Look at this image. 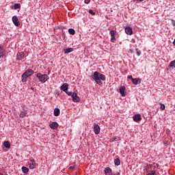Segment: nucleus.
<instances>
[{
    "mask_svg": "<svg viewBox=\"0 0 175 175\" xmlns=\"http://www.w3.org/2000/svg\"><path fill=\"white\" fill-rule=\"evenodd\" d=\"M49 126L51 129H57L58 128V123L57 122H53L50 124Z\"/></svg>",
    "mask_w": 175,
    "mask_h": 175,
    "instance_id": "4468645a",
    "label": "nucleus"
},
{
    "mask_svg": "<svg viewBox=\"0 0 175 175\" xmlns=\"http://www.w3.org/2000/svg\"><path fill=\"white\" fill-rule=\"evenodd\" d=\"M109 33L111 35V37H113V36H116V34L117 33V31H115V30H111L109 31Z\"/></svg>",
    "mask_w": 175,
    "mask_h": 175,
    "instance_id": "5701e85b",
    "label": "nucleus"
},
{
    "mask_svg": "<svg viewBox=\"0 0 175 175\" xmlns=\"http://www.w3.org/2000/svg\"><path fill=\"white\" fill-rule=\"evenodd\" d=\"M3 57V49H2L1 46H0V58Z\"/></svg>",
    "mask_w": 175,
    "mask_h": 175,
    "instance_id": "bb28decb",
    "label": "nucleus"
},
{
    "mask_svg": "<svg viewBox=\"0 0 175 175\" xmlns=\"http://www.w3.org/2000/svg\"><path fill=\"white\" fill-rule=\"evenodd\" d=\"M144 0H137V2H143Z\"/></svg>",
    "mask_w": 175,
    "mask_h": 175,
    "instance_id": "c9c22d12",
    "label": "nucleus"
},
{
    "mask_svg": "<svg viewBox=\"0 0 175 175\" xmlns=\"http://www.w3.org/2000/svg\"><path fill=\"white\" fill-rule=\"evenodd\" d=\"M0 175H3V174H2V173H0Z\"/></svg>",
    "mask_w": 175,
    "mask_h": 175,
    "instance_id": "ea45409f",
    "label": "nucleus"
},
{
    "mask_svg": "<svg viewBox=\"0 0 175 175\" xmlns=\"http://www.w3.org/2000/svg\"><path fill=\"white\" fill-rule=\"evenodd\" d=\"M172 25H173V27H175V22H174V21H172Z\"/></svg>",
    "mask_w": 175,
    "mask_h": 175,
    "instance_id": "f704fd0d",
    "label": "nucleus"
},
{
    "mask_svg": "<svg viewBox=\"0 0 175 175\" xmlns=\"http://www.w3.org/2000/svg\"><path fill=\"white\" fill-rule=\"evenodd\" d=\"M113 140H114L115 142H118V141L120 140V137H115L114 139H113Z\"/></svg>",
    "mask_w": 175,
    "mask_h": 175,
    "instance_id": "2f4dec72",
    "label": "nucleus"
},
{
    "mask_svg": "<svg viewBox=\"0 0 175 175\" xmlns=\"http://www.w3.org/2000/svg\"><path fill=\"white\" fill-rule=\"evenodd\" d=\"M104 172L106 175H113V170L109 167H105Z\"/></svg>",
    "mask_w": 175,
    "mask_h": 175,
    "instance_id": "1a4fd4ad",
    "label": "nucleus"
},
{
    "mask_svg": "<svg viewBox=\"0 0 175 175\" xmlns=\"http://www.w3.org/2000/svg\"><path fill=\"white\" fill-rule=\"evenodd\" d=\"M69 88V85L66 83H63L62 85L60 87V90L62 91H64V92H66Z\"/></svg>",
    "mask_w": 175,
    "mask_h": 175,
    "instance_id": "0eeeda50",
    "label": "nucleus"
},
{
    "mask_svg": "<svg viewBox=\"0 0 175 175\" xmlns=\"http://www.w3.org/2000/svg\"><path fill=\"white\" fill-rule=\"evenodd\" d=\"M66 94L68 95V96H73V92H68V90L66 92Z\"/></svg>",
    "mask_w": 175,
    "mask_h": 175,
    "instance_id": "cd10ccee",
    "label": "nucleus"
},
{
    "mask_svg": "<svg viewBox=\"0 0 175 175\" xmlns=\"http://www.w3.org/2000/svg\"><path fill=\"white\" fill-rule=\"evenodd\" d=\"M127 79H131V80L132 81V79H133V77H132V75H129L127 77Z\"/></svg>",
    "mask_w": 175,
    "mask_h": 175,
    "instance_id": "72a5a7b5",
    "label": "nucleus"
},
{
    "mask_svg": "<svg viewBox=\"0 0 175 175\" xmlns=\"http://www.w3.org/2000/svg\"><path fill=\"white\" fill-rule=\"evenodd\" d=\"M36 77H38V79H39V81L41 83H46L47 81V80H49V79H50V77H49V75L44 74L42 75V73L38 72L36 75Z\"/></svg>",
    "mask_w": 175,
    "mask_h": 175,
    "instance_id": "7ed1b4c3",
    "label": "nucleus"
},
{
    "mask_svg": "<svg viewBox=\"0 0 175 175\" xmlns=\"http://www.w3.org/2000/svg\"><path fill=\"white\" fill-rule=\"evenodd\" d=\"M119 92L122 96H125V86H121L119 89Z\"/></svg>",
    "mask_w": 175,
    "mask_h": 175,
    "instance_id": "2eb2a0df",
    "label": "nucleus"
},
{
    "mask_svg": "<svg viewBox=\"0 0 175 175\" xmlns=\"http://www.w3.org/2000/svg\"><path fill=\"white\" fill-rule=\"evenodd\" d=\"M89 13L92 16H95V12L92 10H90Z\"/></svg>",
    "mask_w": 175,
    "mask_h": 175,
    "instance_id": "c85d7f7f",
    "label": "nucleus"
},
{
    "mask_svg": "<svg viewBox=\"0 0 175 175\" xmlns=\"http://www.w3.org/2000/svg\"><path fill=\"white\" fill-rule=\"evenodd\" d=\"M12 22L16 25V27H18L20 25V21H18V18L17 16H12Z\"/></svg>",
    "mask_w": 175,
    "mask_h": 175,
    "instance_id": "9d476101",
    "label": "nucleus"
},
{
    "mask_svg": "<svg viewBox=\"0 0 175 175\" xmlns=\"http://www.w3.org/2000/svg\"><path fill=\"white\" fill-rule=\"evenodd\" d=\"M22 172L23 173H25V174H27V173H28V172H29V169H28V167L23 166L22 167Z\"/></svg>",
    "mask_w": 175,
    "mask_h": 175,
    "instance_id": "f3484780",
    "label": "nucleus"
},
{
    "mask_svg": "<svg viewBox=\"0 0 175 175\" xmlns=\"http://www.w3.org/2000/svg\"><path fill=\"white\" fill-rule=\"evenodd\" d=\"M93 126L95 135H99V133H100V126H99V125H98L96 123H94Z\"/></svg>",
    "mask_w": 175,
    "mask_h": 175,
    "instance_id": "39448f33",
    "label": "nucleus"
},
{
    "mask_svg": "<svg viewBox=\"0 0 175 175\" xmlns=\"http://www.w3.org/2000/svg\"><path fill=\"white\" fill-rule=\"evenodd\" d=\"M133 118L135 122H139V121H142V116H140V114L134 115Z\"/></svg>",
    "mask_w": 175,
    "mask_h": 175,
    "instance_id": "f8f14e48",
    "label": "nucleus"
},
{
    "mask_svg": "<svg viewBox=\"0 0 175 175\" xmlns=\"http://www.w3.org/2000/svg\"><path fill=\"white\" fill-rule=\"evenodd\" d=\"M135 51H136L137 55L138 57H140V55H142V51H139V48H136Z\"/></svg>",
    "mask_w": 175,
    "mask_h": 175,
    "instance_id": "a878e982",
    "label": "nucleus"
},
{
    "mask_svg": "<svg viewBox=\"0 0 175 175\" xmlns=\"http://www.w3.org/2000/svg\"><path fill=\"white\" fill-rule=\"evenodd\" d=\"M114 175H121V174H120V172H118V173L115 174Z\"/></svg>",
    "mask_w": 175,
    "mask_h": 175,
    "instance_id": "58836bf2",
    "label": "nucleus"
},
{
    "mask_svg": "<svg viewBox=\"0 0 175 175\" xmlns=\"http://www.w3.org/2000/svg\"><path fill=\"white\" fill-rule=\"evenodd\" d=\"M35 73L31 69H27L23 75H22V83H27V79L29 77V76H32Z\"/></svg>",
    "mask_w": 175,
    "mask_h": 175,
    "instance_id": "f03ea898",
    "label": "nucleus"
},
{
    "mask_svg": "<svg viewBox=\"0 0 175 175\" xmlns=\"http://www.w3.org/2000/svg\"><path fill=\"white\" fill-rule=\"evenodd\" d=\"M114 163L116 166H120V165H121V161H120V159H116L114 160Z\"/></svg>",
    "mask_w": 175,
    "mask_h": 175,
    "instance_id": "412c9836",
    "label": "nucleus"
},
{
    "mask_svg": "<svg viewBox=\"0 0 175 175\" xmlns=\"http://www.w3.org/2000/svg\"><path fill=\"white\" fill-rule=\"evenodd\" d=\"M84 2H85V3L88 5V3H90V0H85Z\"/></svg>",
    "mask_w": 175,
    "mask_h": 175,
    "instance_id": "473e14b6",
    "label": "nucleus"
},
{
    "mask_svg": "<svg viewBox=\"0 0 175 175\" xmlns=\"http://www.w3.org/2000/svg\"><path fill=\"white\" fill-rule=\"evenodd\" d=\"M131 81L133 84L137 85V84H140V83H142V79L140 78H133Z\"/></svg>",
    "mask_w": 175,
    "mask_h": 175,
    "instance_id": "9b49d317",
    "label": "nucleus"
},
{
    "mask_svg": "<svg viewBox=\"0 0 175 175\" xmlns=\"http://www.w3.org/2000/svg\"><path fill=\"white\" fill-rule=\"evenodd\" d=\"M70 169L71 170H73V169H75V167H70Z\"/></svg>",
    "mask_w": 175,
    "mask_h": 175,
    "instance_id": "4c0bfd02",
    "label": "nucleus"
},
{
    "mask_svg": "<svg viewBox=\"0 0 175 175\" xmlns=\"http://www.w3.org/2000/svg\"><path fill=\"white\" fill-rule=\"evenodd\" d=\"M72 98L73 102H75V103L80 102V97L77 96V93L73 92Z\"/></svg>",
    "mask_w": 175,
    "mask_h": 175,
    "instance_id": "6e6552de",
    "label": "nucleus"
},
{
    "mask_svg": "<svg viewBox=\"0 0 175 175\" xmlns=\"http://www.w3.org/2000/svg\"><path fill=\"white\" fill-rule=\"evenodd\" d=\"M20 8H21V5H20V3H16L14 5V9L15 10H17V9H20Z\"/></svg>",
    "mask_w": 175,
    "mask_h": 175,
    "instance_id": "4be33fe9",
    "label": "nucleus"
},
{
    "mask_svg": "<svg viewBox=\"0 0 175 175\" xmlns=\"http://www.w3.org/2000/svg\"><path fill=\"white\" fill-rule=\"evenodd\" d=\"M53 113L55 117H58V116H59V109L55 108Z\"/></svg>",
    "mask_w": 175,
    "mask_h": 175,
    "instance_id": "dca6fc26",
    "label": "nucleus"
},
{
    "mask_svg": "<svg viewBox=\"0 0 175 175\" xmlns=\"http://www.w3.org/2000/svg\"><path fill=\"white\" fill-rule=\"evenodd\" d=\"M165 104H161V107H160V109H161V110H165Z\"/></svg>",
    "mask_w": 175,
    "mask_h": 175,
    "instance_id": "7c9ffc66",
    "label": "nucleus"
},
{
    "mask_svg": "<svg viewBox=\"0 0 175 175\" xmlns=\"http://www.w3.org/2000/svg\"><path fill=\"white\" fill-rule=\"evenodd\" d=\"M93 80L98 84V85H102L103 83L102 81H106V76L103 74H100L99 72L96 71L94 72L92 76ZM102 80V81H100Z\"/></svg>",
    "mask_w": 175,
    "mask_h": 175,
    "instance_id": "f257e3e1",
    "label": "nucleus"
},
{
    "mask_svg": "<svg viewBox=\"0 0 175 175\" xmlns=\"http://www.w3.org/2000/svg\"><path fill=\"white\" fill-rule=\"evenodd\" d=\"M26 116H27V111H21L19 117H21V118H24V117H26Z\"/></svg>",
    "mask_w": 175,
    "mask_h": 175,
    "instance_id": "6ab92c4d",
    "label": "nucleus"
},
{
    "mask_svg": "<svg viewBox=\"0 0 175 175\" xmlns=\"http://www.w3.org/2000/svg\"><path fill=\"white\" fill-rule=\"evenodd\" d=\"M29 167L31 170L35 169L36 167V161H35V159H30L29 163Z\"/></svg>",
    "mask_w": 175,
    "mask_h": 175,
    "instance_id": "20e7f679",
    "label": "nucleus"
},
{
    "mask_svg": "<svg viewBox=\"0 0 175 175\" xmlns=\"http://www.w3.org/2000/svg\"><path fill=\"white\" fill-rule=\"evenodd\" d=\"M73 51V48H68L64 49V54H69V53H72Z\"/></svg>",
    "mask_w": 175,
    "mask_h": 175,
    "instance_id": "a211bd4d",
    "label": "nucleus"
},
{
    "mask_svg": "<svg viewBox=\"0 0 175 175\" xmlns=\"http://www.w3.org/2000/svg\"><path fill=\"white\" fill-rule=\"evenodd\" d=\"M25 58V54L24 52H18L16 55V59L18 61H21Z\"/></svg>",
    "mask_w": 175,
    "mask_h": 175,
    "instance_id": "423d86ee",
    "label": "nucleus"
},
{
    "mask_svg": "<svg viewBox=\"0 0 175 175\" xmlns=\"http://www.w3.org/2000/svg\"><path fill=\"white\" fill-rule=\"evenodd\" d=\"M172 44H173L174 46H175V38H174V42H172Z\"/></svg>",
    "mask_w": 175,
    "mask_h": 175,
    "instance_id": "e433bc0d",
    "label": "nucleus"
},
{
    "mask_svg": "<svg viewBox=\"0 0 175 175\" xmlns=\"http://www.w3.org/2000/svg\"><path fill=\"white\" fill-rule=\"evenodd\" d=\"M3 146L5 148H10V142H9V141H5L3 143Z\"/></svg>",
    "mask_w": 175,
    "mask_h": 175,
    "instance_id": "aec40b11",
    "label": "nucleus"
},
{
    "mask_svg": "<svg viewBox=\"0 0 175 175\" xmlns=\"http://www.w3.org/2000/svg\"><path fill=\"white\" fill-rule=\"evenodd\" d=\"M68 32L70 35H75V33H76V31H75V29L72 28L68 29Z\"/></svg>",
    "mask_w": 175,
    "mask_h": 175,
    "instance_id": "b1692460",
    "label": "nucleus"
},
{
    "mask_svg": "<svg viewBox=\"0 0 175 175\" xmlns=\"http://www.w3.org/2000/svg\"><path fill=\"white\" fill-rule=\"evenodd\" d=\"M111 42H112V43H114V42H116V36L111 37Z\"/></svg>",
    "mask_w": 175,
    "mask_h": 175,
    "instance_id": "c756f323",
    "label": "nucleus"
},
{
    "mask_svg": "<svg viewBox=\"0 0 175 175\" xmlns=\"http://www.w3.org/2000/svg\"><path fill=\"white\" fill-rule=\"evenodd\" d=\"M170 68H175V60L171 62L169 64Z\"/></svg>",
    "mask_w": 175,
    "mask_h": 175,
    "instance_id": "393cba45",
    "label": "nucleus"
},
{
    "mask_svg": "<svg viewBox=\"0 0 175 175\" xmlns=\"http://www.w3.org/2000/svg\"><path fill=\"white\" fill-rule=\"evenodd\" d=\"M125 32L127 35H132L133 33V31L132 30V27H126Z\"/></svg>",
    "mask_w": 175,
    "mask_h": 175,
    "instance_id": "ddd939ff",
    "label": "nucleus"
}]
</instances>
